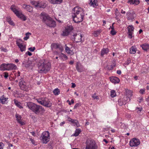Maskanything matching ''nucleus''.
<instances>
[{
  "label": "nucleus",
  "mask_w": 149,
  "mask_h": 149,
  "mask_svg": "<svg viewBox=\"0 0 149 149\" xmlns=\"http://www.w3.org/2000/svg\"><path fill=\"white\" fill-rule=\"evenodd\" d=\"M72 16L73 21L76 23L82 21L84 15V11L81 8L76 6L72 10Z\"/></svg>",
  "instance_id": "obj_1"
},
{
  "label": "nucleus",
  "mask_w": 149,
  "mask_h": 149,
  "mask_svg": "<svg viewBox=\"0 0 149 149\" xmlns=\"http://www.w3.org/2000/svg\"><path fill=\"white\" fill-rule=\"evenodd\" d=\"M26 105L30 109L37 115L41 114L45 111L44 108L41 106L34 103L28 102L26 103Z\"/></svg>",
  "instance_id": "obj_2"
},
{
  "label": "nucleus",
  "mask_w": 149,
  "mask_h": 149,
  "mask_svg": "<svg viewBox=\"0 0 149 149\" xmlns=\"http://www.w3.org/2000/svg\"><path fill=\"white\" fill-rule=\"evenodd\" d=\"M43 21L50 27H54L56 25V22L47 13L42 12L41 13Z\"/></svg>",
  "instance_id": "obj_3"
},
{
  "label": "nucleus",
  "mask_w": 149,
  "mask_h": 149,
  "mask_svg": "<svg viewBox=\"0 0 149 149\" xmlns=\"http://www.w3.org/2000/svg\"><path fill=\"white\" fill-rule=\"evenodd\" d=\"M39 70L46 73L48 71L51 67V63L47 61L40 60L38 64Z\"/></svg>",
  "instance_id": "obj_4"
},
{
  "label": "nucleus",
  "mask_w": 149,
  "mask_h": 149,
  "mask_svg": "<svg viewBox=\"0 0 149 149\" xmlns=\"http://www.w3.org/2000/svg\"><path fill=\"white\" fill-rule=\"evenodd\" d=\"M10 8L18 17L22 19L23 21H25L26 20V17L22 14L21 11L19 10L16 9V7L15 5H12Z\"/></svg>",
  "instance_id": "obj_5"
},
{
  "label": "nucleus",
  "mask_w": 149,
  "mask_h": 149,
  "mask_svg": "<svg viewBox=\"0 0 149 149\" xmlns=\"http://www.w3.org/2000/svg\"><path fill=\"white\" fill-rule=\"evenodd\" d=\"M36 100L39 104L45 107H49L52 106V103L46 98L37 99Z\"/></svg>",
  "instance_id": "obj_6"
},
{
  "label": "nucleus",
  "mask_w": 149,
  "mask_h": 149,
  "mask_svg": "<svg viewBox=\"0 0 149 149\" xmlns=\"http://www.w3.org/2000/svg\"><path fill=\"white\" fill-rule=\"evenodd\" d=\"M85 149H97V146L95 141L89 139H87L86 142Z\"/></svg>",
  "instance_id": "obj_7"
},
{
  "label": "nucleus",
  "mask_w": 149,
  "mask_h": 149,
  "mask_svg": "<svg viewBox=\"0 0 149 149\" xmlns=\"http://www.w3.org/2000/svg\"><path fill=\"white\" fill-rule=\"evenodd\" d=\"M49 133L48 131L43 132L41 134L40 139L44 143H46L50 139Z\"/></svg>",
  "instance_id": "obj_8"
},
{
  "label": "nucleus",
  "mask_w": 149,
  "mask_h": 149,
  "mask_svg": "<svg viewBox=\"0 0 149 149\" xmlns=\"http://www.w3.org/2000/svg\"><path fill=\"white\" fill-rule=\"evenodd\" d=\"M51 48L52 50L54 49H56L58 50V52H62L63 50V48L62 45L59 44L54 43L51 44Z\"/></svg>",
  "instance_id": "obj_9"
},
{
  "label": "nucleus",
  "mask_w": 149,
  "mask_h": 149,
  "mask_svg": "<svg viewBox=\"0 0 149 149\" xmlns=\"http://www.w3.org/2000/svg\"><path fill=\"white\" fill-rule=\"evenodd\" d=\"M16 44L19 48L21 52H23L26 50V46L23 44V41L21 39H19L17 40Z\"/></svg>",
  "instance_id": "obj_10"
},
{
  "label": "nucleus",
  "mask_w": 149,
  "mask_h": 149,
  "mask_svg": "<svg viewBox=\"0 0 149 149\" xmlns=\"http://www.w3.org/2000/svg\"><path fill=\"white\" fill-rule=\"evenodd\" d=\"M82 36L81 34H75L72 35L71 38L72 41H75L76 42H80L82 41Z\"/></svg>",
  "instance_id": "obj_11"
},
{
  "label": "nucleus",
  "mask_w": 149,
  "mask_h": 149,
  "mask_svg": "<svg viewBox=\"0 0 149 149\" xmlns=\"http://www.w3.org/2000/svg\"><path fill=\"white\" fill-rule=\"evenodd\" d=\"M19 86L20 88L22 90L26 91L28 88L26 85V82L23 80V79L21 78L19 83Z\"/></svg>",
  "instance_id": "obj_12"
},
{
  "label": "nucleus",
  "mask_w": 149,
  "mask_h": 149,
  "mask_svg": "<svg viewBox=\"0 0 149 149\" xmlns=\"http://www.w3.org/2000/svg\"><path fill=\"white\" fill-rule=\"evenodd\" d=\"M23 64L25 65V67L26 68H29L32 69L33 67L34 66V63L30 60H26L25 61H24Z\"/></svg>",
  "instance_id": "obj_13"
},
{
  "label": "nucleus",
  "mask_w": 149,
  "mask_h": 149,
  "mask_svg": "<svg viewBox=\"0 0 149 149\" xmlns=\"http://www.w3.org/2000/svg\"><path fill=\"white\" fill-rule=\"evenodd\" d=\"M140 141L138 139L134 138L130 142V146L131 147L137 146L139 145Z\"/></svg>",
  "instance_id": "obj_14"
},
{
  "label": "nucleus",
  "mask_w": 149,
  "mask_h": 149,
  "mask_svg": "<svg viewBox=\"0 0 149 149\" xmlns=\"http://www.w3.org/2000/svg\"><path fill=\"white\" fill-rule=\"evenodd\" d=\"M126 15L128 20H132L136 16L135 13L131 11H128L126 13Z\"/></svg>",
  "instance_id": "obj_15"
},
{
  "label": "nucleus",
  "mask_w": 149,
  "mask_h": 149,
  "mask_svg": "<svg viewBox=\"0 0 149 149\" xmlns=\"http://www.w3.org/2000/svg\"><path fill=\"white\" fill-rule=\"evenodd\" d=\"M72 29V26H68L65 28V30L63 32L62 35L64 36H68Z\"/></svg>",
  "instance_id": "obj_16"
},
{
  "label": "nucleus",
  "mask_w": 149,
  "mask_h": 149,
  "mask_svg": "<svg viewBox=\"0 0 149 149\" xmlns=\"http://www.w3.org/2000/svg\"><path fill=\"white\" fill-rule=\"evenodd\" d=\"M76 68L77 71L79 72H81L84 70L83 66L79 62H77V63Z\"/></svg>",
  "instance_id": "obj_17"
},
{
  "label": "nucleus",
  "mask_w": 149,
  "mask_h": 149,
  "mask_svg": "<svg viewBox=\"0 0 149 149\" xmlns=\"http://www.w3.org/2000/svg\"><path fill=\"white\" fill-rule=\"evenodd\" d=\"M30 3L32 5L36 7H45L46 6V4L45 3L43 6V7H42L39 5V1H36L31 0L30 1Z\"/></svg>",
  "instance_id": "obj_18"
},
{
  "label": "nucleus",
  "mask_w": 149,
  "mask_h": 149,
  "mask_svg": "<svg viewBox=\"0 0 149 149\" xmlns=\"http://www.w3.org/2000/svg\"><path fill=\"white\" fill-rule=\"evenodd\" d=\"M110 80L112 83L114 84L118 83L120 81L118 77H111Z\"/></svg>",
  "instance_id": "obj_19"
},
{
  "label": "nucleus",
  "mask_w": 149,
  "mask_h": 149,
  "mask_svg": "<svg viewBox=\"0 0 149 149\" xmlns=\"http://www.w3.org/2000/svg\"><path fill=\"white\" fill-rule=\"evenodd\" d=\"M22 6L24 8L26 9L30 12H31L32 11V8L29 5L24 4L22 5Z\"/></svg>",
  "instance_id": "obj_20"
},
{
  "label": "nucleus",
  "mask_w": 149,
  "mask_h": 149,
  "mask_svg": "<svg viewBox=\"0 0 149 149\" xmlns=\"http://www.w3.org/2000/svg\"><path fill=\"white\" fill-rule=\"evenodd\" d=\"M128 99H127V97H124L122 100V101L120 100H119L118 101V104L120 106H122L123 104H125L126 102L127 101Z\"/></svg>",
  "instance_id": "obj_21"
},
{
  "label": "nucleus",
  "mask_w": 149,
  "mask_h": 149,
  "mask_svg": "<svg viewBox=\"0 0 149 149\" xmlns=\"http://www.w3.org/2000/svg\"><path fill=\"white\" fill-rule=\"evenodd\" d=\"M16 66L13 64H8V68L7 69V70H15L17 69Z\"/></svg>",
  "instance_id": "obj_22"
},
{
  "label": "nucleus",
  "mask_w": 149,
  "mask_h": 149,
  "mask_svg": "<svg viewBox=\"0 0 149 149\" xmlns=\"http://www.w3.org/2000/svg\"><path fill=\"white\" fill-rule=\"evenodd\" d=\"M109 52V49L107 48H103L101 52L100 55L103 57L104 55L107 54Z\"/></svg>",
  "instance_id": "obj_23"
},
{
  "label": "nucleus",
  "mask_w": 149,
  "mask_h": 149,
  "mask_svg": "<svg viewBox=\"0 0 149 149\" xmlns=\"http://www.w3.org/2000/svg\"><path fill=\"white\" fill-rule=\"evenodd\" d=\"M8 99V98L5 97L4 95H3L0 98L1 103L2 104H7V101Z\"/></svg>",
  "instance_id": "obj_24"
},
{
  "label": "nucleus",
  "mask_w": 149,
  "mask_h": 149,
  "mask_svg": "<svg viewBox=\"0 0 149 149\" xmlns=\"http://www.w3.org/2000/svg\"><path fill=\"white\" fill-rule=\"evenodd\" d=\"M126 95L127 98L129 99V100H130V97L132 95V92L130 90H129L128 89L126 90Z\"/></svg>",
  "instance_id": "obj_25"
},
{
  "label": "nucleus",
  "mask_w": 149,
  "mask_h": 149,
  "mask_svg": "<svg viewBox=\"0 0 149 149\" xmlns=\"http://www.w3.org/2000/svg\"><path fill=\"white\" fill-rule=\"evenodd\" d=\"M140 46L145 51H146L149 50V45L148 44H144L141 45Z\"/></svg>",
  "instance_id": "obj_26"
},
{
  "label": "nucleus",
  "mask_w": 149,
  "mask_h": 149,
  "mask_svg": "<svg viewBox=\"0 0 149 149\" xmlns=\"http://www.w3.org/2000/svg\"><path fill=\"white\" fill-rule=\"evenodd\" d=\"M8 68V64H3L0 66V69L1 70H7Z\"/></svg>",
  "instance_id": "obj_27"
},
{
  "label": "nucleus",
  "mask_w": 149,
  "mask_h": 149,
  "mask_svg": "<svg viewBox=\"0 0 149 149\" xmlns=\"http://www.w3.org/2000/svg\"><path fill=\"white\" fill-rule=\"evenodd\" d=\"M97 0H91L90 3L89 4L91 6L95 7L97 6Z\"/></svg>",
  "instance_id": "obj_28"
},
{
  "label": "nucleus",
  "mask_w": 149,
  "mask_h": 149,
  "mask_svg": "<svg viewBox=\"0 0 149 149\" xmlns=\"http://www.w3.org/2000/svg\"><path fill=\"white\" fill-rule=\"evenodd\" d=\"M65 51L68 54L70 55H72L74 53L68 47L66 46L65 48Z\"/></svg>",
  "instance_id": "obj_29"
},
{
  "label": "nucleus",
  "mask_w": 149,
  "mask_h": 149,
  "mask_svg": "<svg viewBox=\"0 0 149 149\" xmlns=\"http://www.w3.org/2000/svg\"><path fill=\"white\" fill-rule=\"evenodd\" d=\"M128 3L137 5L140 2L139 0H128Z\"/></svg>",
  "instance_id": "obj_30"
},
{
  "label": "nucleus",
  "mask_w": 149,
  "mask_h": 149,
  "mask_svg": "<svg viewBox=\"0 0 149 149\" xmlns=\"http://www.w3.org/2000/svg\"><path fill=\"white\" fill-rule=\"evenodd\" d=\"M63 1V0H51L50 2L53 4H60Z\"/></svg>",
  "instance_id": "obj_31"
},
{
  "label": "nucleus",
  "mask_w": 149,
  "mask_h": 149,
  "mask_svg": "<svg viewBox=\"0 0 149 149\" xmlns=\"http://www.w3.org/2000/svg\"><path fill=\"white\" fill-rule=\"evenodd\" d=\"M71 123L73 124L74 125L76 126L77 127L80 126L79 124L78 121L76 120L73 119L71 121Z\"/></svg>",
  "instance_id": "obj_32"
},
{
  "label": "nucleus",
  "mask_w": 149,
  "mask_h": 149,
  "mask_svg": "<svg viewBox=\"0 0 149 149\" xmlns=\"http://www.w3.org/2000/svg\"><path fill=\"white\" fill-rule=\"evenodd\" d=\"M130 53L131 54H135L136 52V48L135 47L132 46L130 49Z\"/></svg>",
  "instance_id": "obj_33"
},
{
  "label": "nucleus",
  "mask_w": 149,
  "mask_h": 149,
  "mask_svg": "<svg viewBox=\"0 0 149 149\" xmlns=\"http://www.w3.org/2000/svg\"><path fill=\"white\" fill-rule=\"evenodd\" d=\"M14 103L15 105L19 108L21 109L23 108L20 105V103L16 99L14 100Z\"/></svg>",
  "instance_id": "obj_34"
},
{
  "label": "nucleus",
  "mask_w": 149,
  "mask_h": 149,
  "mask_svg": "<svg viewBox=\"0 0 149 149\" xmlns=\"http://www.w3.org/2000/svg\"><path fill=\"white\" fill-rule=\"evenodd\" d=\"M101 32V31L100 30H97L94 31L93 33V36L95 37H97Z\"/></svg>",
  "instance_id": "obj_35"
},
{
  "label": "nucleus",
  "mask_w": 149,
  "mask_h": 149,
  "mask_svg": "<svg viewBox=\"0 0 149 149\" xmlns=\"http://www.w3.org/2000/svg\"><path fill=\"white\" fill-rule=\"evenodd\" d=\"M127 28L128 29V32L133 33L134 28L133 26L129 25L128 27Z\"/></svg>",
  "instance_id": "obj_36"
},
{
  "label": "nucleus",
  "mask_w": 149,
  "mask_h": 149,
  "mask_svg": "<svg viewBox=\"0 0 149 149\" xmlns=\"http://www.w3.org/2000/svg\"><path fill=\"white\" fill-rule=\"evenodd\" d=\"M81 130L79 129H76L75 131V132L73 136H78L79 134L81 132Z\"/></svg>",
  "instance_id": "obj_37"
},
{
  "label": "nucleus",
  "mask_w": 149,
  "mask_h": 149,
  "mask_svg": "<svg viewBox=\"0 0 149 149\" xmlns=\"http://www.w3.org/2000/svg\"><path fill=\"white\" fill-rule=\"evenodd\" d=\"M53 92L55 95H57L59 94L60 91L58 88H56L53 91Z\"/></svg>",
  "instance_id": "obj_38"
},
{
  "label": "nucleus",
  "mask_w": 149,
  "mask_h": 149,
  "mask_svg": "<svg viewBox=\"0 0 149 149\" xmlns=\"http://www.w3.org/2000/svg\"><path fill=\"white\" fill-rule=\"evenodd\" d=\"M116 93L114 90H112L111 91L110 96L111 97H113L116 96Z\"/></svg>",
  "instance_id": "obj_39"
},
{
  "label": "nucleus",
  "mask_w": 149,
  "mask_h": 149,
  "mask_svg": "<svg viewBox=\"0 0 149 149\" xmlns=\"http://www.w3.org/2000/svg\"><path fill=\"white\" fill-rule=\"evenodd\" d=\"M59 57H60L62 59H66L68 58L67 56L63 53H61L60 54Z\"/></svg>",
  "instance_id": "obj_40"
},
{
  "label": "nucleus",
  "mask_w": 149,
  "mask_h": 149,
  "mask_svg": "<svg viewBox=\"0 0 149 149\" xmlns=\"http://www.w3.org/2000/svg\"><path fill=\"white\" fill-rule=\"evenodd\" d=\"M111 30L110 32L111 34L112 35H115L116 33V32L114 30L113 26V27H111Z\"/></svg>",
  "instance_id": "obj_41"
},
{
  "label": "nucleus",
  "mask_w": 149,
  "mask_h": 149,
  "mask_svg": "<svg viewBox=\"0 0 149 149\" xmlns=\"http://www.w3.org/2000/svg\"><path fill=\"white\" fill-rule=\"evenodd\" d=\"M31 33L28 32L26 34V36L24 38V39L25 40H26L29 38V35H31Z\"/></svg>",
  "instance_id": "obj_42"
},
{
  "label": "nucleus",
  "mask_w": 149,
  "mask_h": 149,
  "mask_svg": "<svg viewBox=\"0 0 149 149\" xmlns=\"http://www.w3.org/2000/svg\"><path fill=\"white\" fill-rule=\"evenodd\" d=\"M7 21L9 23L12 25H14V23L11 20L10 17L8 18L7 19Z\"/></svg>",
  "instance_id": "obj_43"
},
{
  "label": "nucleus",
  "mask_w": 149,
  "mask_h": 149,
  "mask_svg": "<svg viewBox=\"0 0 149 149\" xmlns=\"http://www.w3.org/2000/svg\"><path fill=\"white\" fill-rule=\"evenodd\" d=\"M15 117L17 121L21 120V117L18 114H16Z\"/></svg>",
  "instance_id": "obj_44"
},
{
  "label": "nucleus",
  "mask_w": 149,
  "mask_h": 149,
  "mask_svg": "<svg viewBox=\"0 0 149 149\" xmlns=\"http://www.w3.org/2000/svg\"><path fill=\"white\" fill-rule=\"evenodd\" d=\"M142 110L141 107H137L136 108V111L137 113L139 114L140 112Z\"/></svg>",
  "instance_id": "obj_45"
},
{
  "label": "nucleus",
  "mask_w": 149,
  "mask_h": 149,
  "mask_svg": "<svg viewBox=\"0 0 149 149\" xmlns=\"http://www.w3.org/2000/svg\"><path fill=\"white\" fill-rule=\"evenodd\" d=\"M114 66H113L112 65H109L107 66V69L109 70H111L113 69Z\"/></svg>",
  "instance_id": "obj_46"
},
{
  "label": "nucleus",
  "mask_w": 149,
  "mask_h": 149,
  "mask_svg": "<svg viewBox=\"0 0 149 149\" xmlns=\"http://www.w3.org/2000/svg\"><path fill=\"white\" fill-rule=\"evenodd\" d=\"M1 51H2L4 52H7L8 51L7 49L6 48H4L3 47H1Z\"/></svg>",
  "instance_id": "obj_47"
},
{
  "label": "nucleus",
  "mask_w": 149,
  "mask_h": 149,
  "mask_svg": "<svg viewBox=\"0 0 149 149\" xmlns=\"http://www.w3.org/2000/svg\"><path fill=\"white\" fill-rule=\"evenodd\" d=\"M36 48L35 47H30L28 48V50L30 51L31 52H33L34 50Z\"/></svg>",
  "instance_id": "obj_48"
},
{
  "label": "nucleus",
  "mask_w": 149,
  "mask_h": 149,
  "mask_svg": "<svg viewBox=\"0 0 149 149\" xmlns=\"http://www.w3.org/2000/svg\"><path fill=\"white\" fill-rule=\"evenodd\" d=\"M128 37L129 38L131 39L132 38V35L133 33L131 32H128Z\"/></svg>",
  "instance_id": "obj_49"
},
{
  "label": "nucleus",
  "mask_w": 149,
  "mask_h": 149,
  "mask_svg": "<svg viewBox=\"0 0 149 149\" xmlns=\"http://www.w3.org/2000/svg\"><path fill=\"white\" fill-rule=\"evenodd\" d=\"M92 97L94 99H97L98 98V96L95 94L93 95L92 96Z\"/></svg>",
  "instance_id": "obj_50"
},
{
  "label": "nucleus",
  "mask_w": 149,
  "mask_h": 149,
  "mask_svg": "<svg viewBox=\"0 0 149 149\" xmlns=\"http://www.w3.org/2000/svg\"><path fill=\"white\" fill-rule=\"evenodd\" d=\"M4 75H3L4 77L7 78L8 77V73L7 72H5L4 73Z\"/></svg>",
  "instance_id": "obj_51"
},
{
  "label": "nucleus",
  "mask_w": 149,
  "mask_h": 149,
  "mask_svg": "<svg viewBox=\"0 0 149 149\" xmlns=\"http://www.w3.org/2000/svg\"><path fill=\"white\" fill-rule=\"evenodd\" d=\"M18 123H19L21 125H24V123L21 120L17 121Z\"/></svg>",
  "instance_id": "obj_52"
},
{
  "label": "nucleus",
  "mask_w": 149,
  "mask_h": 149,
  "mask_svg": "<svg viewBox=\"0 0 149 149\" xmlns=\"http://www.w3.org/2000/svg\"><path fill=\"white\" fill-rule=\"evenodd\" d=\"M20 72L19 71H18L17 73L15 74V76L16 77H18L20 76Z\"/></svg>",
  "instance_id": "obj_53"
},
{
  "label": "nucleus",
  "mask_w": 149,
  "mask_h": 149,
  "mask_svg": "<svg viewBox=\"0 0 149 149\" xmlns=\"http://www.w3.org/2000/svg\"><path fill=\"white\" fill-rule=\"evenodd\" d=\"M3 146L4 144L2 143H0V149H3Z\"/></svg>",
  "instance_id": "obj_54"
},
{
  "label": "nucleus",
  "mask_w": 149,
  "mask_h": 149,
  "mask_svg": "<svg viewBox=\"0 0 149 149\" xmlns=\"http://www.w3.org/2000/svg\"><path fill=\"white\" fill-rule=\"evenodd\" d=\"M80 105V104L79 103H77L74 106V109H76L78 107H79V106Z\"/></svg>",
  "instance_id": "obj_55"
},
{
  "label": "nucleus",
  "mask_w": 149,
  "mask_h": 149,
  "mask_svg": "<svg viewBox=\"0 0 149 149\" xmlns=\"http://www.w3.org/2000/svg\"><path fill=\"white\" fill-rule=\"evenodd\" d=\"M145 92V90L143 89H141L140 91V93L141 94H143Z\"/></svg>",
  "instance_id": "obj_56"
},
{
  "label": "nucleus",
  "mask_w": 149,
  "mask_h": 149,
  "mask_svg": "<svg viewBox=\"0 0 149 149\" xmlns=\"http://www.w3.org/2000/svg\"><path fill=\"white\" fill-rule=\"evenodd\" d=\"M26 54H27L29 56H31L32 55V54L30 52H29V51L27 52H26Z\"/></svg>",
  "instance_id": "obj_57"
},
{
  "label": "nucleus",
  "mask_w": 149,
  "mask_h": 149,
  "mask_svg": "<svg viewBox=\"0 0 149 149\" xmlns=\"http://www.w3.org/2000/svg\"><path fill=\"white\" fill-rule=\"evenodd\" d=\"M143 100V98L142 97H140L139 98V100H138L139 102L140 103Z\"/></svg>",
  "instance_id": "obj_58"
},
{
  "label": "nucleus",
  "mask_w": 149,
  "mask_h": 149,
  "mask_svg": "<svg viewBox=\"0 0 149 149\" xmlns=\"http://www.w3.org/2000/svg\"><path fill=\"white\" fill-rule=\"evenodd\" d=\"M74 102V101L73 100H71V102H69V104L70 105H71V104H73Z\"/></svg>",
  "instance_id": "obj_59"
},
{
  "label": "nucleus",
  "mask_w": 149,
  "mask_h": 149,
  "mask_svg": "<svg viewBox=\"0 0 149 149\" xmlns=\"http://www.w3.org/2000/svg\"><path fill=\"white\" fill-rule=\"evenodd\" d=\"M117 73L118 74H120H120L121 73V70H118L117 71Z\"/></svg>",
  "instance_id": "obj_60"
},
{
  "label": "nucleus",
  "mask_w": 149,
  "mask_h": 149,
  "mask_svg": "<svg viewBox=\"0 0 149 149\" xmlns=\"http://www.w3.org/2000/svg\"><path fill=\"white\" fill-rule=\"evenodd\" d=\"M72 85L71 87L72 88H74L76 86V85L74 83H72Z\"/></svg>",
  "instance_id": "obj_61"
},
{
  "label": "nucleus",
  "mask_w": 149,
  "mask_h": 149,
  "mask_svg": "<svg viewBox=\"0 0 149 149\" xmlns=\"http://www.w3.org/2000/svg\"><path fill=\"white\" fill-rule=\"evenodd\" d=\"M65 123V122L64 121L62 122H61L60 124V125L61 126H63V125H64Z\"/></svg>",
  "instance_id": "obj_62"
},
{
  "label": "nucleus",
  "mask_w": 149,
  "mask_h": 149,
  "mask_svg": "<svg viewBox=\"0 0 149 149\" xmlns=\"http://www.w3.org/2000/svg\"><path fill=\"white\" fill-rule=\"evenodd\" d=\"M68 121H69L70 122H71L72 120H73L72 119H71L70 117H68Z\"/></svg>",
  "instance_id": "obj_63"
},
{
  "label": "nucleus",
  "mask_w": 149,
  "mask_h": 149,
  "mask_svg": "<svg viewBox=\"0 0 149 149\" xmlns=\"http://www.w3.org/2000/svg\"><path fill=\"white\" fill-rule=\"evenodd\" d=\"M134 78L135 80H137L138 79V77L136 76H135L134 77Z\"/></svg>",
  "instance_id": "obj_64"
}]
</instances>
